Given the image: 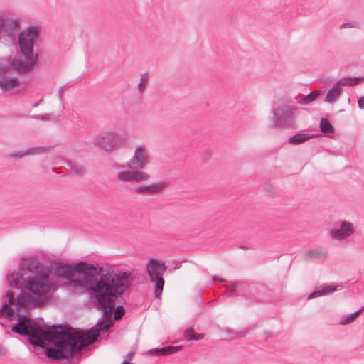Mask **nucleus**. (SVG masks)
Returning a JSON list of instances; mask_svg holds the SVG:
<instances>
[{
	"label": "nucleus",
	"mask_w": 364,
	"mask_h": 364,
	"mask_svg": "<svg viewBox=\"0 0 364 364\" xmlns=\"http://www.w3.org/2000/svg\"><path fill=\"white\" fill-rule=\"evenodd\" d=\"M97 282L90 295L97 303V309L103 312V316L97 323L98 327L86 331L69 328L63 325L42 326L27 316L18 315V323L12 326V331L28 337L33 346L45 349L46 356L51 360L60 361L81 351L83 347L92 344L100 333L107 331L114 324L112 313L117 299V294H123L132 284L130 272L118 273L112 282Z\"/></svg>",
	"instance_id": "f257e3e1"
},
{
	"label": "nucleus",
	"mask_w": 364,
	"mask_h": 364,
	"mask_svg": "<svg viewBox=\"0 0 364 364\" xmlns=\"http://www.w3.org/2000/svg\"><path fill=\"white\" fill-rule=\"evenodd\" d=\"M11 287L17 289L24 287L33 295L41 297L51 289L49 270L36 261L23 260L19 267L7 275Z\"/></svg>",
	"instance_id": "f03ea898"
},
{
	"label": "nucleus",
	"mask_w": 364,
	"mask_h": 364,
	"mask_svg": "<svg viewBox=\"0 0 364 364\" xmlns=\"http://www.w3.org/2000/svg\"><path fill=\"white\" fill-rule=\"evenodd\" d=\"M55 271L57 276H63L75 285L85 288L90 295L93 293V289L97 282H112L114 277L118 276V273L114 271L102 267L97 269L92 264L83 262L75 264L74 267L58 263Z\"/></svg>",
	"instance_id": "7ed1b4c3"
},
{
	"label": "nucleus",
	"mask_w": 364,
	"mask_h": 364,
	"mask_svg": "<svg viewBox=\"0 0 364 364\" xmlns=\"http://www.w3.org/2000/svg\"><path fill=\"white\" fill-rule=\"evenodd\" d=\"M149 154L147 149L140 145L136 147L132 157L121 167L128 168L119 172L116 175V180L121 183L145 182L150 179V175L142 170L149 164Z\"/></svg>",
	"instance_id": "20e7f679"
},
{
	"label": "nucleus",
	"mask_w": 364,
	"mask_h": 364,
	"mask_svg": "<svg viewBox=\"0 0 364 364\" xmlns=\"http://www.w3.org/2000/svg\"><path fill=\"white\" fill-rule=\"evenodd\" d=\"M92 144L105 152L112 153L124 146L125 137L114 131H102L93 138Z\"/></svg>",
	"instance_id": "39448f33"
},
{
	"label": "nucleus",
	"mask_w": 364,
	"mask_h": 364,
	"mask_svg": "<svg viewBox=\"0 0 364 364\" xmlns=\"http://www.w3.org/2000/svg\"><path fill=\"white\" fill-rule=\"evenodd\" d=\"M33 300V297L29 294L21 292L16 298V302H14V294L10 291H7L2 298L3 303L0 308V317L3 316L8 317L14 316V310L11 306V305L14 306L16 311L20 312L28 308L31 304H35Z\"/></svg>",
	"instance_id": "423d86ee"
},
{
	"label": "nucleus",
	"mask_w": 364,
	"mask_h": 364,
	"mask_svg": "<svg viewBox=\"0 0 364 364\" xmlns=\"http://www.w3.org/2000/svg\"><path fill=\"white\" fill-rule=\"evenodd\" d=\"M166 270L164 263H161L156 259H149L146 264V271L150 281L154 284V294L156 299H161L164 286L163 275Z\"/></svg>",
	"instance_id": "0eeeda50"
},
{
	"label": "nucleus",
	"mask_w": 364,
	"mask_h": 364,
	"mask_svg": "<svg viewBox=\"0 0 364 364\" xmlns=\"http://www.w3.org/2000/svg\"><path fill=\"white\" fill-rule=\"evenodd\" d=\"M38 38V27L33 26L21 32L18 37V44L21 51L26 59H32L33 45Z\"/></svg>",
	"instance_id": "6e6552de"
},
{
	"label": "nucleus",
	"mask_w": 364,
	"mask_h": 364,
	"mask_svg": "<svg viewBox=\"0 0 364 364\" xmlns=\"http://www.w3.org/2000/svg\"><path fill=\"white\" fill-rule=\"evenodd\" d=\"M296 108L280 105L272 110L273 125L276 127H291L296 117Z\"/></svg>",
	"instance_id": "1a4fd4ad"
},
{
	"label": "nucleus",
	"mask_w": 364,
	"mask_h": 364,
	"mask_svg": "<svg viewBox=\"0 0 364 364\" xmlns=\"http://www.w3.org/2000/svg\"><path fill=\"white\" fill-rule=\"evenodd\" d=\"M354 232L355 228L353 223L348 221H343L338 228L332 229L329 234L332 238L341 240L351 236Z\"/></svg>",
	"instance_id": "9d476101"
},
{
	"label": "nucleus",
	"mask_w": 364,
	"mask_h": 364,
	"mask_svg": "<svg viewBox=\"0 0 364 364\" xmlns=\"http://www.w3.org/2000/svg\"><path fill=\"white\" fill-rule=\"evenodd\" d=\"M32 59H26V61L14 60L12 63L13 67L19 73H25L30 70L37 63V55L31 56Z\"/></svg>",
	"instance_id": "9b49d317"
},
{
	"label": "nucleus",
	"mask_w": 364,
	"mask_h": 364,
	"mask_svg": "<svg viewBox=\"0 0 364 364\" xmlns=\"http://www.w3.org/2000/svg\"><path fill=\"white\" fill-rule=\"evenodd\" d=\"M19 85V81L16 77H0V89L4 92L10 91Z\"/></svg>",
	"instance_id": "f8f14e48"
},
{
	"label": "nucleus",
	"mask_w": 364,
	"mask_h": 364,
	"mask_svg": "<svg viewBox=\"0 0 364 364\" xmlns=\"http://www.w3.org/2000/svg\"><path fill=\"white\" fill-rule=\"evenodd\" d=\"M337 290L336 287L330 285H322L318 287L314 291L309 294V299L322 296L330 294Z\"/></svg>",
	"instance_id": "ddd939ff"
},
{
	"label": "nucleus",
	"mask_w": 364,
	"mask_h": 364,
	"mask_svg": "<svg viewBox=\"0 0 364 364\" xmlns=\"http://www.w3.org/2000/svg\"><path fill=\"white\" fill-rule=\"evenodd\" d=\"M341 88L337 82L330 88L326 95L325 100L328 103L335 102L341 96Z\"/></svg>",
	"instance_id": "4468645a"
},
{
	"label": "nucleus",
	"mask_w": 364,
	"mask_h": 364,
	"mask_svg": "<svg viewBox=\"0 0 364 364\" xmlns=\"http://www.w3.org/2000/svg\"><path fill=\"white\" fill-rule=\"evenodd\" d=\"M312 136L313 134H310L297 133L289 138L288 143L291 144H299L311 139Z\"/></svg>",
	"instance_id": "2eb2a0df"
},
{
	"label": "nucleus",
	"mask_w": 364,
	"mask_h": 364,
	"mask_svg": "<svg viewBox=\"0 0 364 364\" xmlns=\"http://www.w3.org/2000/svg\"><path fill=\"white\" fill-rule=\"evenodd\" d=\"M168 186V183L164 181H159L147 185L146 194H156Z\"/></svg>",
	"instance_id": "dca6fc26"
},
{
	"label": "nucleus",
	"mask_w": 364,
	"mask_h": 364,
	"mask_svg": "<svg viewBox=\"0 0 364 364\" xmlns=\"http://www.w3.org/2000/svg\"><path fill=\"white\" fill-rule=\"evenodd\" d=\"M361 81H364V76L358 77H344L336 82L339 86H353Z\"/></svg>",
	"instance_id": "f3484780"
},
{
	"label": "nucleus",
	"mask_w": 364,
	"mask_h": 364,
	"mask_svg": "<svg viewBox=\"0 0 364 364\" xmlns=\"http://www.w3.org/2000/svg\"><path fill=\"white\" fill-rule=\"evenodd\" d=\"M183 336L187 341H198L204 338V334L196 333L193 327L191 326L184 331Z\"/></svg>",
	"instance_id": "a211bd4d"
},
{
	"label": "nucleus",
	"mask_w": 364,
	"mask_h": 364,
	"mask_svg": "<svg viewBox=\"0 0 364 364\" xmlns=\"http://www.w3.org/2000/svg\"><path fill=\"white\" fill-rule=\"evenodd\" d=\"M240 284L237 282H233L231 283L229 289L223 295V298L225 296L233 298L235 296H238L240 295V291L239 289Z\"/></svg>",
	"instance_id": "6ab92c4d"
},
{
	"label": "nucleus",
	"mask_w": 364,
	"mask_h": 364,
	"mask_svg": "<svg viewBox=\"0 0 364 364\" xmlns=\"http://www.w3.org/2000/svg\"><path fill=\"white\" fill-rule=\"evenodd\" d=\"M149 82V73L147 72L140 75V81L137 85V90L139 94H143Z\"/></svg>",
	"instance_id": "aec40b11"
},
{
	"label": "nucleus",
	"mask_w": 364,
	"mask_h": 364,
	"mask_svg": "<svg viewBox=\"0 0 364 364\" xmlns=\"http://www.w3.org/2000/svg\"><path fill=\"white\" fill-rule=\"evenodd\" d=\"M44 150V147H36L27 149L26 151H21L13 155L15 158H22L28 154H36L41 153Z\"/></svg>",
	"instance_id": "412c9836"
},
{
	"label": "nucleus",
	"mask_w": 364,
	"mask_h": 364,
	"mask_svg": "<svg viewBox=\"0 0 364 364\" xmlns=\"http://www.w3.org/2000/svg\"><path fill=\"white\" fill-rule=\"evenodd\" d=\"M320 129L322 132L328 134H331L334 132L333 127L326 118H321L320 122Z\"/></svg>",
	"instance_id": "4be33fe9"
},
{
	"label": "nucleus",
	"mask_w": 364,
	"mask_h": 364,
	"mask_svg": "<svg viewBox=\"0 0 364 364\" xmlns=\"http://www.w3.org/2000/svg\"><path fill=\"white\" fill-rule=\"evenodd\" d=\"M364 311V306H362L359 310H358L357 311L353 313V314H348L347 316H345L344 319H343L342 321H341L340 323L342 324V325H346V324H348L350 323H351L352 321H353L355 320V318L358 316L363 311Z\"/></svg>",
	"instance_id": "5701e85b"
},
{
	"label": "nucleus",
	"mask_w": 364,
	"mask_h": 364,
	"mask_svg": "<svg viewBox=\"0 0 364 364\" xmlns=\"http://www.w3.org/2000/svg\"><path fill=\"white\" fill-rule=\"evenodd\" d=\"M318 96V93L317 92H311L307 95L301 98L298 102L301 105H307L313 101H314Z\"/></svg>",
	"instance_id": "b1692460"
},
{
	"label": "nucleus",
	"mask_w": 364,
	"mask_h": 364,
	"mask_svg": "<svg viewBox=\"0 0 364 364\" xmlns=\"http://www.w3.org/2000/svg\"><path fill=\"white\" fill-rule=\"evenodd\" d=\"M325 254L318 250H308L305 252V257L308 259L321 258Z\"/></svg>",
	"instance_id": "393cba45"
},
{
	"label": "nucleus",
	"mask_w": 364,
	"mask_h": 364,
	"mask_svg": "<svg viewBox=\"0 0 364 364\" xmlns=\"http://www.w3.org/2000/svg\"><path fill=\"white\" fill-rule=\"evenodd\" d=\"M182 348H183L182 346L164 347V348H163L164 354V355L173 354V353L179 351Z\"/></svg>",
	"instance_id": "a878e982"
},
{
	"label": "nucleus",
	"mask_w": 364,
	"mask_h": 364,
	"mask_svg": "<svg viewBox=\"0 0 364 364\" xmlns=\"http://www.w3.org/2000/svg\"><path fill=\"white\" fill-rule=\"evenodd\" d=\"M71 171L76 176H82L85 173V168L80 166L74 165L71 166Z\"/></svg>",
	"instance_id": "bb28decb"
},
{
	"label": "nucleus",
	"mask_w": 364,
	"mask_h": 364,
	"mask_svg": "<svg viewBox=\"0 0 364 364\" xmlns=\"http://www.w3.org/2000/svg\"><path fill=\"white\" fill-rule=\"evenodd\" d=\"M124 309L123 306H119L114 309V319L119 320L124 315Z\"/></svg>",
	"instance_id": "cd10ccee"
},
{
	"label": "nucleus",
	"mask_w": 364,
	"mask_h": 364,
	"mask_svg": "<svg viewBox=\"0 0 364 364\" xmlns=\"http://www.w3.org/2000/svg\"><path fill=\"white\" fill-rule=\"evenodd\" d=\"M149 353L154 355H164L163 348H154L149 351Z\"/></svg>",
	"instance_id": "c85d7f7f"
},
{
	"label": "nucleus",
	"mask_w": 364,
	"mask_h": 364,
	"mask_svg": "<svg viewBox=\"0 0 364 364\" xmlns=\"http://www.w3.org/2000/svg\"><path fill=\"white\" fill-rule=\"evenodd\" d=\"M147 185L139 186L134 189V192L141 194H146Z\"/></svg>",
	"instance_id": "c756f323"
},
{
	"label": "nucleus",
	"mask_w": 364,
	"mask_h": 364,
	"mask_svg": "<svg viewBox=\"0 0 364 364\" xmlns=\"http://www.w3.org/2000/svg\"><path fill=\"white\" fill-rule=\"evenodd\" d=\"M135 351H130L126 355L125 360L121 364H129V362L133 358Z\"/></svg>",
	"instance_id": "7c9ffc66"
},
{
	"label": "nucleus",
	"mask_w": 364,
	"mask_h": 364,
	"mask_svg": "<svg viewBox=\"0 0 364 364\" xmlns=\"http://www.w3.org/2000/svg\"><path fill=\"white\" fill-rule=\"evenodd\" d=\"M35 119H42V120H48L50 119V115L49 114H44V115H35L33 117Z\"/></svg>",
	"instance_id": "2f4dec72"
},
{
	"label": "nucleus",
	"mask_w": 364,
	"mask_h": 364,
	"mask_svg": "<svg viewBox=\"0 0 364 364\" xmlns=\"http://www.w3.org/2000/svg\"><path fill=\"white\" fill-rule=\"evenodd\" d=\"M358 104L359 108L364 109V96H362L358 99Z\"/></svg>",
	"instance_id": "473e14b6"
},
{
	"label": "nucleus",
	"mask_w": 364,
	"mask_h": 364,
	"mask_svg": "<svg viewBox=\"0 0 364 364\" xmlns=\"http://www.w3.org/2000/svg\"><path fill=\"white\" fill-rule=\"evenodd\" d=\"M213 280L215 282H226L225 279H224L223 278H220V277H218V276H213Z\"/></svg>",
	"instance_id": "72a5a7b5"
},
{
	"label": "nucleus",
	"mask_w": 364,
	"mask_h": 364,
	"mask_svg": "<svg viewBox=\"0 0 364 364\" xmlns=\"http://www.w3.org/2000/svg\"><path fill=\"white\" fill-rule=\"evenodd\" d=\"M246 333H244V332H242V331H240V332H236L235 333V337L237 338V337H240V336H242L245 334Z\"/></svg>",
	"instance_id": "f704fd0d"
},
{
	"label": "nucleus",
	"mask_w": 364,
	"mask_h": 364,
	"mask_svg": "<svg viewBox=\"0 0 364 364\" xmlns=\"http://www.w3.org/2000/svg\"><path fill=\"white\" fill-rule=\"evenodd\" d=\"M352 24L350 23H345L341 25V28L352 27Z\"/></svg>",
	"instance_id": "c9c22d12"
},
{
	"label": "nucleus",
	"mask_w": 364,
	"mask_h": 364,
	"mask_svg": "<svg viewBox=\"0 0 364 364\" xmlns=\"http://www.w3.org/2000/svg\"><path fill=\"white\" fill-rule=\"evenodd\" d=\"M58 95H59V98L60 100H62V95H63V88H60L58 91Z\"/></svg>",
	"instance_id": "e433bc0d"
},
{
	"label": "nucleus",
	"mask_w": 364,
	"mask_h": 364,
	"mask_svg": "<svg viewBox=\"0 0 364 364\" xmlns=\"http://www.w3.org/2000/svg\"><path fill=\"white\" fill-rule=\"evenodd\" d=\"M42 101H43V100H41L39 102H38L36 104H34L33 107H37L42 102Z\"/></svg>",
	"instance_id": "4c0bfd02"
},
{
	"label": "nucleus",
	"mask_w": 364,
	"mask_h": 364,
	"mask_svg": "<svg viewBox=\"0 0 364 364\" xmlns=\"http://www.w3.org/2000/svg\"><path fill=\"white\" fill-rule=\"evenodd\" d=\"M36 320L41 321V322H43V318H36Z\"/></svg>",
	"instance_id": "58836bf2"
},
{
	"label": "nucleus",
	"mask_w": 364,
	"mask_h": 364,
	"mask_svg": "<svg viewBox=\"0 0 364 364\" xmlns=\"http://www.w3.org/2000/svg\"><path fill=\"white\" fill-rule=\"evenodd\" d=\"M4 352V350L0 347V355L2 354Z\"/></svg>",
	"instance_id": "ea45409f"
}]
</instances>
